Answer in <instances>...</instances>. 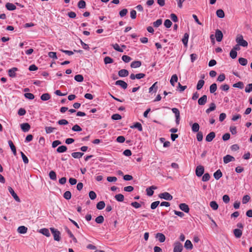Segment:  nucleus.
Returning <instances> with one entry per match:
<instances>
[{
  "label": "nucleus",
  "mask_w": 252,
  "mask_h": 252,
  "mask_svg": "<svg viewBox=\"0 0 252 252\" xmlns=\"http://www.w3.org/2000/svg\"><path fill=\"white\" fill-rule=\"evenodd\" d=\"M236 42L240 46L247 47L248 45V42L244 39L243 36L242 34H238L236 38Z\"/></svg>",
  "instance_id": "nucleus-1"
},
{
  "label": "nucleus",
  "mask_w": 252,
  "mask_h": 252,
  "mask_svg": "<svg viewBox=\"0 0 252 252\" xmlns=\"http://www.w3.org/2000/svg\"><path fill=\"white\" fill-rule=\"evenodd\" d=\"M50 230L53 235L54 240L57 241H59L61 239L60 232L57 229L53 227L50 228Z\"/></svg>",
  "instance_id": "nucleus-2"
},
{
  "label": "nucleus",
  "mask_w": 252,
  "mask_h": 252,
  "mask_svg": "<svg viewBox=\"0 0 252 252\" xmlns=\"http://www.w3.org/2000/svg\"><path fill=\"white\" fill-rule=\"evenodd\" d=\"M158 196L161 199H164L168 201L171 200L173 199V196L167 192L161 193L159 194Z\"/></svg>",
  "instance_id": "nucleus-3"
},
{
  "label": "nucleus",
  "mask_w": 252,
  "mask_h": 252,
  "mask_svg": "<svg viewBox=\"0 0 252 252\" xmlns=\"http://www.w3.org/2000/svg\"><path fill=\"white\" fill-rule=\"evenodd\" d=\"M204 172V168L202 165H198L195 169V174L197 177H201Z\"/></svg>",
  "instance_id": "nucleus-4"
},
{
  "label": "nucleus",
  "mask_w": 252,
  "mask_h": 252,
  "mask_svg": "<svg viewBox=\"0 0 252 252\" xmlns=\"http://www.w3.org/2000/svg\"><path fill=\"white\" fill-rule=\"evenodd\" d=\"M174 252H182L183 250V245L179 242H176L174 245Z\"/></svg>",
  "instance_id": "nucleus-5"
},
{
  "label": "nucleus",
  "mask_w": 252,
  "mask_h": 252,
  "mask_svg": "<svg viewBox=\"0 0 252 252\" xmlns=\"http://www.w3.org/2000/svg\"><path fill=\"white\" fill-rule=\"evenodd\" d=\"M215 37L218 42H220L222 40L223 38V34L220 30L217 29L216 30Z\"/></svg>",
  "instance_id": "nucleus-6"
},
{
  "label": "nucleus",
  "mask_w": 252,
  "mask_h": 252,
  "mask_svg": "<svg viewBox=\"0 0 252 252\" xmlns=\"http://www.w3.org/2000/svg\"><path fill=\"white\" fill-rule=\"evenodd\" d=\"M8 190L9 192L10 193L11 195L14 198V199L17 202H20V199L17 194L14 192V190L11 187H8Z\"/></svg>",
  "instance_id": "nucleus-7"
},
{
  "label": "nucleus",
  "mask_w": 252,
  "mask_h": 252,
  "mask_svg": "<svg viewBox=\"0 0 252 252\" xmlns=\"http://www.w3.org/2000/svg\"><path fill=\"white\" fill-rule=\"evenodd\" d=\"M207 96L206 95H203L198 100V103L200 105H204L206 104L207 101Z\"/></svg>",
  "instance_id": "nucleus-8"
},
{
  "label": "nucleus",
  "mask_w": 252,
  "mask_h": 252,
  "mask_svg": "<svg viewBox=\"0 0 252 252\" xmlns=\"http://www.w3.org/2000/svg\"><path fill=\"white\" fill-rule=\"evenodd\" d=\"M223 162L226 164L230 161H234L235 158L233 156H231L229 155H227L226 156L223 157Z\"/></svg>",
  "instance_id": "nucleus-9"
},
{
  "label": "nucleus",
  "mask_w": 252,
  "mask_h": 252,
  "mask_svg": "<svg viewBox=\"0 0 252 252\" xmlns=\"http://www.w3.org/2000/svg\"><path fill=\"white\" fill-rule=\"evenodd\" d=\"M179 208L182 211L185 212V213H188L189 211V207L186 203H181L179 205Z\"/></svg>",
  "instance_id": "nucleus-10"
},
{
  "label": "nucleus",
  "mask_w": 252,
  "mask_h": 252,
  "mask_svg": "<svg viewBox=\"0 0 252 252\" xmlns=\"http://www.w3.org/2000/svg\"><path fill=\"white\" fill-rule=\"evenodd\" d=\"M115 85L121 86L124 89H126L127 87V83L126 82H125V81L121 80L117 81L115 82Z\"/></svg>",
  "instance_id": "nucleus-11"
},
{
  "label": "nucleus",
  "mask_w": 252,
  "mask_h": 252,
  "mask_svg": "<svg viewBox=\"0 0 252 252\" xmlns=\"http://www.w3.org/2000/svg\"><path fill=\"white\" fill-rule=\"evenodd\" d=\"M21 128L24 132H28L31 126L28 123H23L21 125Z\"/></svg>",
  "instance_id": "nucleus-12"
},
{
  "label": "nucleus",
  "mask_w": 252,
  "mask_h": 252,
  "mask_svg": "<svg viewBox=\"0 0 252 252\" xmlns=\"http://www.w3.org/2000/svg\"><path fill=\"white\" fill-rule=\"evenodd\" d=\"M215 136L216 134L214 132L212 131L210 132L206 137V141L207 142H211L215 137Z\"/></svg>",
  "instance_id": "nucleus-13"
},
{
  "label": "nucleus",
  "mask_w": 252,
  "mask_h": 252,
  "mask_svg": "<svg viewBox=\"0 0 252 252\" xmlns=\"http://www.w3.org/2000/svg\"><path fill=\"white\" fill-rule=\"evenodd\" d=\"M128 70L125 69H122L118 72L119 76L121 77H124L128 76Z\"/></svg>",
  "instance_id": "nucleus-14"
},
{
  "label": "nucleus",
  "mask_w": 252,
  "mask_h": 252,
  "mask_svg": "<svg viewBox=\"0 0 252 252\" xmlns=\"http://www.w3.org/2000/svg\"><path fill=\"white\" fill-rule=\"evenodd\" d=\"M156 237L158 239V241L161 242L163 243L165 240V236L164 234L161 233H158L156 234Z\"/></svg>",
  "instance_id": "nucleus-15"
},
{
  "label": "nucleus",
  "mask_w": 252,
  "mask_h": 252,
  "mask_svg": "<svg viewBox=\"0 0 252 252\" xmlns=\"http://www.w3.org/2000/svg\"><path fill=\"white\" fill-rule=\"evenodd\" d=\"M18 70L16 67H13L8 70V75L11 77H14L16 76V71Z\"/></svg>",
  "instance_id": "nucleus-16"
},
{
  "label": "nucleus",
  "mask_w": 252,
  "mask_h": 252,
  "mask_svg": "<svg viewBox=\"0 0 252 252\" xmlns=\"http://www.w3.org/2000/svg\"><path fill=\"white\" fill-rule=\"evenodd\" d=\"M233 233L236 238H240L242 235V231L239 229H235Z\"/></svg>",
  "instance_id": "nucleus-17"
},
{
  "label": "nucleus",
  "mask_w": 252,
  "mask_h": 252,
  "mask_svg": "<svg viewBox=\"0 0 252 252\" xmlns=\"http://www.w3.org/2000/svg\"><path fill=\"white\" fill-rule=\"evenodd\" d=\"M216 108V105L215 103L212 102L210 104V107L206 110V113L209 114L211 112L214 111Z\"/></svg>",
  "instance_id": "nucleus-18"
},
{
  "label": "nucleus",
  "mask_w": 252,
  "mask_h": 252,
  "mask_svg": "<svg viewBox=\"0 0 252 252\" xmlns=\"http://www.w3.org/2000/svg\"><path fill=\"white\" fill-rule=\"evenodd\" d=\"M213 175L215 179L218 180L222 177V174L220 170L218 169L214 173Z\"/></svg>",
  "instance_id": "nucleus-19"
},
{
  "label": "nucleus",
  "mask_w": 252,
  "mask_h": 252,
  "mask_svg": "<svg viewBox=\"0 0 252 252\" xmlns=\"http://www.w3.org/2000/svg\"><path fill=\"white\" fill-rule=\"evenodd\" d=\"M157 188L154 186L150 187L146 189L147 194L149 196H152L154 194V191L153 189H156Z\"/></svg>",
  "instance_id": "nucleus-20"
},
{
  "label": "nucleus",
  "mask_w": 252,
  "mask_h": 252,
  "mask_svg": "<svg viewBox=\"0 0 252 252\" xmlns=\"http://www.w3.org/2000/svg\"><path fill=\"white\" fill-rule=\"evenodd\" d=\"M5 7L7 10L10 11L14 10L16 8V6L14 4L10 2L6 3Z\"/></svg>",
  "instance_id": "nucleus-21"
},
{
  "label": "nucleus",
  "mask_w": 252,
  "mask_h": 252,
  "mask_svg": "<svg viewBox=\"0 0 252 252\" xmlns=\"http://www.w3.org/2000/svg\"><path fill=\"white\" fill-rule=\"evenodd\" d=\"M28 230L27 227L25 226H20L18 228L17 231L20 234H25Z\"/></svg>",
  "instance_id": "nucleus-22"
},
{
  "label": "nucleus",
  "mask_w": 252,
  "mask_h": 252,
  "mask_svg": "<svg viewBox=\"0 0 252 252\" xmlns=\"http://www.w3.org/2000/svg\"><path fill=\"white\" fill-rule=\"evenodd\" d=\"M141 65V62L139 61L132 62L131 63L130 66L131 68H137Z\"/></svg>",
  "instance_id": "nucleus-23"
},
{
  "label": "nucleus",
  "mask_w": 252,
  "mask_h": 252,
  "mask_svg": "<svg viewBox=\"0 0 252 252\" xmlns=\"http://www.w3.org/2000/svg\"><path fill=\"white\" fill-rule=\"evenodd\" d=\"M189 38V34L188 33L184 34V37L182 39V42L184 45L187 47L188 46V39Z\"/></svg>",
  "instance_id": "nucleus-24"
},
{
  "label": "nucleus",
  "mask_w": 252,
  "mask_h": 252,
  "mask_svg": "<svg viewBox=\"0 0 252 252\" xmlns=\"http://www.w3.org/2000/svg\"><path fill=\"white\" fill-rule=\"evenodd\" d=\"M158 82H155L149 89V92L150 93L152 91H154V93H156L158 90Z\"/></svg>",
  "instance_id": "nucleus-25"
},
{
  "label": "nucleus",
  "mask_w": 252,
  "mask_h": 252,
  "mask_svg": "<svg viewBox=\"0 0 252 252\" xmlns=\"http://www.w3.org/2000/svg\"><path fill=\"white\" fill-rule=\"evenodd\" d=\"M8 142L9 147H10V149H11V151H12L13 154L15 156L16 155V147H15L14 145L13 144V142L11 140H9Z\"/></svg>",
  "instance_id": "nucleus-26"
},
{
  "label": "nucleus",
  "mask_w": 252,
  "mask_h": 252,
  "mask_svg": "<svg viewBox=\"0 0 252 252\" xmlns=\"http://www.w3.org/2000/svg\"><path fill=\"white\" fill-rule=\"evenodd\" d=\"M199 127H200V126H199V124L197 123H195L192 125V126H191L192 131L193 132H199Z\"/></svg>",
  "instance_id": "nucleus-27"
},
{
  "label": "nucleus",
  "mask_w": 252,
  "mask_h": 252,
  "mask_svg": "<svg viewBox=\"0 0 252 252\" xmlns=\"http://www.w3.org/2000/svg\"><path fill=\"white\" fill-rule=\"evenodd\" d=\"M185 247L188 250H191L193 248L192 244L190 240H186L185 243Z\"/></svg>",
  "instance_id": "nucleus-28"
},
{
  "label": "nucleus",
  "mask_w": 252,
  "mask_h": 252,
  "mask_svg": "<svg viewBox=\"0 0 252 252\" xmlns=\"http://www.w3.org/2000/svg\"><path fill=\"white\" fill-rule=\"evenodd\" d=\"M39 232L47 237H49L50 236V232L47 228L41 229L39 230Z\"/></svg>",
  "instance_id": "nucleus-29"
},
{
  "label": "nucleus",
  "mask_w": 252,
  "mask_h": 252,
  "mask_svg": "<svg viewBox=\"0 0 252 252\" xmlns=\"http://www.w3.org/2000/svg\"><path fill=\"white\" fill-rule=\"evenodd\" d=\"M130 127L132 128H137L140 131H142V125L140 123L138 122L135 123L132 126H131Z\"/></svg>",
  "instance_id": "nucleus-30"
},
{
  "label": "nucleus",
  "mask_w": 252,
  "mask_h": 252,
  "mask_svg": "<svg viewBox=\"0 0 252 252\" xmlns=\"http://www.w3.org/2000/svg\"><path fill=\"white\" fill-rule=\"evenodd\" d=\"M178 81V76L176 74H174L172 76L170 82L172 86H175V82H177Z\"/></svg>",
  "instance_id": "nucleus-31"
},
{
  "label": "nucleus",
  "mask_w": 252,
  "mask_h": 252,
  "mask_svg": "<svg viewBox=\"0 0 252 252\" xmlns=\"http://www.w3.org/2000/svg\"><path fill=\"white\" fill-rule=\"evenodd\" d=\"M84 155L83 153L81 152H74L71 154V156L75 158H80Z\"/></svg>",
  "instance_id": "nucleus-32"
},
{
  "label": "nucleus",
  "mask_w": 252,
  "mask_h": 252,
  "mask_svg": "<svg viewBox=\"0 0 252 252\" xmlns=\"http://www.w3.org/2000/svg\"><path fill=\"white\" fill-rule=\"evenodd\" d=\"M105 204L104 202L103 201H100L96 204V208L98 210H102L105 207Z\"/></svg>",
  "instance_id": "nucleus-33"
},
{
  "label": "nucleus",
  "mask_w": 252,
  "mask_h": 252,
  "mask_svg": "<svg viewBox=\"0 0 252 252\" xmlns=\"http://www.w3.org/2000/svg\"><path fill=\"white\" fill-rule=\"evenodd\" d=\"M204 83L205 82L203 79L199 80L196 86V89L197 90H200L203 87Z\"/></svg>",
  "instance_id": "nucleus-34"
},
{
  "label": "nucleus",
  "mask_w": 252,
  "mask_h": 252,
  "mask_svg": "<svg viewBox=\"0 0 252 252\" xmlns=\"http://www.w3.org/2000/svg\"><path fill=\"white\" fill-rule=\"evenodd\" d=\"M217 16L220 18H222L224 17V11L222 9H218L216 11Z\"/></svg>",
  "instance_id": "nucleus-35"
},
{
  "label": "nucleus",
  "mask_w": 252,
  "mask_h": 252,
  "mask_svg": "<svg viewBox=\"0 0 252 252\" xmlns=\"http://www.w3.org/2000/svg\"><path fill=\"white\" fill-rule=\"evenodd\" d=\"M40 98L43 101H46L50 98V95L48 93H45L41 95Z\"/></svg>",
  "instance_id": "nucleus-36"
},
{
  "label": "nucleus",
  "mask_w": 252,
  "mask_h": 252,
  "mask_svg": "<svg viewBox=\"0 0 252 252\" xmlns=\"http://www.w3.org/2000/svg\"><path fill=\"white\" fill-rule=\"evenodd\" d=\"M67 150V147L65 146H61L59 147L57 149L58 153H63L66 152Z\"/></svg>",
  "instance_id": "nucleus-37"
},
{
  "label": "nucleus",
  "mask_w": 252,
  "mask_h": 252,
  "mask_svg": "<svg viewBox=\"0 0 252 252\" xmlns=\"http://www.w3.org/2000/svg\"><path fill=\"white\" fill-rule=\"evenodd\" d=\"M104 220V217L100 215L95 218V221L97 223L101 224L103 222Z\"/></svg>",
  "instance_id": "nucleus-38"
},
{
  "label": "nucleus",
  "mask_w": 252,
  "mask_h": 252,
  "mask_svg": "<svg viewBox=\"0 0 252 252\" xmlns=\"http://www.w3.org/2000/svg\"><path fill=\"white\" fill-rule=\"evenodd\" d=\"M74 79L78 82H82L84 80V77L82 75L78 74L75 76Z\"/></svg>",
  "instance_id": "nucleus-39"
},
{
  "label": "nucleus",
  "mask_w": 252,
  "mask_h": 252,
  "mask_svg": "<svg viewBox=\"0 0 252 252\" xmlns=\"http://www.w3.org/2000/svg\"><path fill=\"white\" fill-rule=\"evenodd\" d=\"M210 207L214 210H216L218 209L219 206L217 203L215 201H212L210 203Z\"/></svg>",
  "instance_id": "nucleus-40"
},
{
  "label": "nucleus",
  "mask_w": 252,
  "mask_h": 252,
  "mask_svg": "<svg viewBox=\"0 0 252 252\" xmlns=\"http://www.w3.org/2000/svg\"><path fill=\"white\" fill-rule=\"evenodd\" d=\"M238 61L239 63L243 66L246 65L248 63L247 60L243 58H240Z\"/></svg>",
  "instance_id": "nucleus-41"
},
{
  "label": "nucleus",
  "mask_w": 252,
  "mask_h": 252,
  "mask_svg": "<svg viewBox=\"0 0 252 252\" xmlns=\"http://www.w3.org/2000/svg\"><path fill=\"white\" fill-rule=\"evenodd\" d=\"M217 89V85L216 83H213L210 86V92L211 93H214Z\"/></svg>",
  "instance_id": "nucleus-42"
},
{
  "label": "nucleus",
  "mask_w": 252,
  "mask_h": 252,
  "mask_svg": "<svg viewBox=\"0 0 252 252\" xmlns=\"http://www.w3.org/2000/svg\"><path fill=\"white\" fill-rule=\"evenodd\" d=\"M114 49L119 52H123V49L121 48L118 44L115 43L111 45Z\"/></svg>",
  "instance_id": "nucleus-43"
},
{
  "label": "nucleus",
  "mask_w": 252,
  "mask_h": 252,
  "mask_svg": "<svg viewBox=\"0 0 252 252\" xmlns=\"http://www.w3.org/2000/svg\"><path fill=\"white\" fill-rule=\"evenodd\" d=\"M115 199L119 202H122L124 200V196L122 194H116L115 196Z\"/></svg>",
  "instance_id": "nucleus-44"
},
{
  "label": "nucleus",
  "mask_w": 252,
  "mask_h": 252,
  "mask_svg": "<svg viewBox=\"0 0 252 252\" xmlns=\"http://www.w3.org/2000/svg\"><path fill=\"white\" fill-rule=\"evenodd\" d=\"M233 87L234 88H237L239 89H243L244 88V84L242 82L239 81L233 85Z\"/></svg>",
  "instance_id": "nucleus-45"
},
{
  "label": "nucleus",
  "mask_w": 252,
  "mask_h": 252,
  "mask_svg": "<svg viewBox=\"0 0 252 252\" xmlns=\"http://www.w3.org/2000/svg\"><path fill=\"white\" fill-rule=\"evenodd\" d=\"M86 5V2L84 0H80L78 3V7L79 8H84Z\"/></svg>",
  "instance_id": "nucleus-46"
},
{
  "label": "nucleus",
  "mask_w": 252,
  "mask_h": 252,
  "mask_svg": "<svg viewBox=\"0 0 252 252\" xmlns=\"http://www.w3.org/2000/svg\"><path fill=\"white\" fill-rule=\"evenodd\" d=\"M210 179V175L209 173H205L202 178V181L203 182L208 181Z\"/></svg>",
  "instance_id": "nucleus-47"
},
{
  "label": "nucleus",
  "mask_w": 252,
  "mask_h": 252,
  "mask_svg": "<svg viewBox=\"0 0 252 252\" xmlns=\"http://www.w3.org/2000/svg\"><path fill=\"white\" fill-rule=\"evenodd\" d=\"M50 178L52 180H56L57 179L56 173L54 171H51L49 173Z\"/></svg>",
  "instance_id": "nucleus-48"
},
{
  "label": "nucleus",
  "mask_w": 252,
  "mask_h": 252,
  "mask_svg": "<svg viewBox=\"0 0 252 252\" xmlns=\"http://www.w3.org/2000/svg\"><path fill=\"white\" fill-rule=\"evenodd\" d=\"M63 197L67 200L70 199L71 197V193L70 191H66L63 194Z\"/></svg>",
  "instance_id": "nucleus-49"
},
{
  "label": "nucleus",
  "mask_w": 252,
  "mask_h": 252,
  "mask_svg": "<svg viewBox=\"0 0 252 252\" xmlns=\"http://www.w3.org/2000/svg\"><path fill=\"white\" fill-rule=\"evenodd\" d=\"M71 129L74 131H81L82 130V128L78 125H74L71 128Z\"/></svg>",
  "instance_id": "nucleus-50"
},
{
  "label": "nucleus",
  "mask_w": 252,
  "mask_h": 252,
  "mask_svg": "<svg viewBox=\"0 0 252 252\" xmlns=\"http://www.w3.org/2000/svg\"><path fill=\"white\" fill-rule=\"evenodd\" d=\"M105 64L111 63L113 62V60L109 57H106L104 59Z\"/></svg>",
  "instance_id": "nucleus-51"
},
{
  "label": "nucleus",
  "mask_w": 252,
  "mask_h": 252,
  "mask_svg": "<svg viewBox=\"0 0 252 252\" xmlns=\"http://www.w3.org/2000/svg\"><path fill=\"white\" fill-rule=\"evenodd\" d=\"M122 59L124 62L127 63L131 61V58L127 55H123L122 57Z\"/></svg>",
  "instance_id": "nucleus-52"
},
{
  "label": "nucleus",
  "mask_w": 252,
  "mask_h": 252,
  "mask_svg": "<svg viewBox=\"0 0 252 252\" xmlns=\"http://www.w3.org/2000/svg\"><path fill=\"white\" fill-rule=\"evenodd\" d=\"M45 131L47 133H51L53 132L54 129H56V128L55 127H53L51 126H46L45 128Z\"/></svg>",
  "instance_id": "nucleus-53"
},
{
  "label": "nucleus",
  "mask_w": 252,
  "mask_h": 252,
  "mask_svg": "<svg viewBox=\"0 0 252 252\" xmlns=\"http://www.w3.org/2000/svg\"><path fill=\"white\" fill-rule=\"evenodd\" d=\"M111 119L113 120H119L122 119V116L119 114H115L111 116Z\"/></svg>",
  "instance_id": "nucleus-54"
},
{
  "label": "nucleus",
  "mask_w": 252,
  "mask_h": 252,
  "mask_svg": "<svg viewBox=\"0 0 252 252\" xmlns=\"http://www.w3.org/2000/svg\"><path fill=\"white\" fill-rule=\"evenodd\" d=\"M48 56L53 59H57V53L54 52H50L48 53Z\"/></svg>",
  "instance_id": "nucleus-55"
},
{
  "label": "nucleus",
  "mask_w": 252,
  "mask_h": 252,
  "mask_svg": "<svg viewBox=\"0 0 252 252\" xmlns=\"http://www.w3.org/2000/svg\"><path fill=\"white\" fill-rule=\"evenodd\" d=\"M237 53L236 51H234V50H231L230 52V57L234 59L237 57Z\"/></svg>",
  "instance_id": "nucleus-56"
},
{
  "label": "nucleus",
  "mask_w": 252,
  "mask_h": 252,
  "mask_svg": "<svg viewBox=\"0 0 252 252\" xmlns=\"http://www.w3.org/2000/svg\"><path fill=\"white\" fill-rule=\"evenodd\" d=\"M24 96L27 98L31 99V100H32V99H34V95L30 93H25L24 94Z\"/></svg>",
  "instance_id": "nucleus-57"
},
{
  "label": "nucleus",
  "mask_w": 252,
  "mask_h": 252,
  "mask_svg": "<svg viewBox=\"0 0 252 252\" xmlns=\"http://www.w3.org/2000/svg\"><path fill=\"white\" fill-rule=\"evenodd\" d=\"M162 20L161 19L157 20L153 23V25L155 27L158 28L162 24Z\"/></svg>",
  "instance_id": "nucleus-58"
},
{
  "label": "nucleus",
  "mask_w": 252,
  "mask_h": 252,
  "mask_svg": "<svg viewBox=\"0 0 252 252\" xmlns=\"http://www.w3.org/2000/svg\"><path fill=\"white\" fill-rule=\"evenodd\" d=\"M89 195L91 199L94 200L96 197V193L94 191H90Z\"/></svg>",
  "instance_id": "nucleus-59"
},
{
  "label": "nucleus",
  "mask_w": 252,
  "mask_h": 252,
  "mask_svg": "<svg viewBox=\"0 0 252 252\" xmlns=\"http://www.w3.org/2000/svg\"><path fill=\"white\" fill-rule=\"evenodd\" d=\"M159 201H156L153 202L151 205V208L152 210L155 209L159 204Z\"/></svg>",
  "instance_id": "nucleus-60"
},
{
  "label": "nucleus",
  "mask_w": 252,
  "mask_h": 252,
  "mask_svg": "<svg viewBox=\"0 0 252 252\" xmlns=\"http://www.w3.org/2000/svg\"><path fill=\"white\" fill-rule=\"evenodd\" d=\"M172 24V23L171 21L169 19L165 20L164 23L165 27L167 28H170Z\"/></svg>",
  "instance_id": "nucleus-61"
},
{
  "label": "nucleus",
  "mask_w": 252,
  "mask_h": 252,
  "mask_svg": "<svg viewBox=\"0 0 252 252\" xmlns=\"http://www.w3.org/2000/svg\"><path fill=\"white\" fill-rule=\"evenodd\" d=\"M172 111L175 114V117H180V111L176 108H173L172 109Z\"/></svg>",
  "instance_id": "nucleus-62"
},
{
  "label": "nucleus",
  "mask_w": 252,
  "mask_h": 252,
  "mask_svg": "<svg viewBox=\"0 0 252 252\" xmlns=\"http://www.w3.org/2000/svg\"><path fill=\"white\" fill-rule=\"evenodd\" d=\"M250 197L248 195H244L242 199V202L243 204H246L249 201Z\"/></svg>",
  "instance_id": "nucleus-63"
},
{
  "label": "nucleus",
  "mask_w": 252,
  "mask_h": 252,
  "mask_svg": "<svg viewBox=\"0 0 252 252\" xmlns=\"http://www.w3.org/2000/svg\"><path fill=\"white\" fill-rule=\"evenodd\" d=\"M246 93H250L252 92V83L248 84L245 90Z\"/></svg>",
  "instance_id": "nucleus-64"
}]
</instances>
